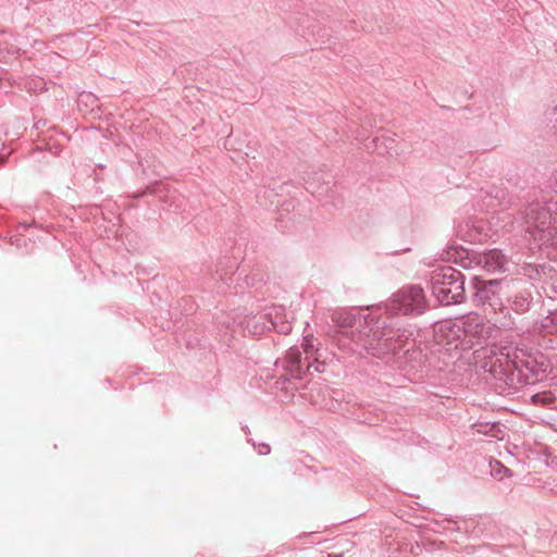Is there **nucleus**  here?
Listing matches in <instances>:
<instances>
[{
    "mask_svg": "<svg viewBox=\"0 0 557 557\" xmlns=\"http://www.w3.org/2000/svg\"><path fill=\"white\" fill-rule=\"evenodd\" d=\"M288 358L293 363H298L300 361V352L298 350H290Z\"/></svg>",
    "mask_w": 557,
    "mask_h": 557,
    "instance_id": "obj_12",
    "label": "nucleus"
},
{
    "mask_svg": "<svg viewBox=\"0 0 557 557\" xmlns=\"http://www.w3.org/2000/svg\"><path fill=\"white\" fill-rule=\"evenodd\" d=\"M333 321L342 327H350L354 324L355 318L349 313L336 312L333 314Z\"/></svg>",
    "mask_w": 557,
    "mask_h": 557,
    "instance_id": "obj_10",
    "label": "nucleus"
},
{
    "mask_svg": "<svg viewBox=\"0 0 557 557\" xmlns=\"http://www.w3.org/2000/svg\"><path fill=\"white\" fill-rule=\"evenodd\" d=\"M460 323L463 325L462 350L472 349L490 335L491 327L483 318L476 314H469L460 319Z\"/></svg>",
    "mask_w": 557,
    "mask_h": 557,
    "instance_id": "obj_2",
    "label": "nucleus"
},
{
    "mask_svg": "<svg viewBox=\"0 0 557 557\" xmlns=\"http://www.w3.org/2000/svg\"><path fill=\"white\" fill-rule=\"evenodd\" d=\"M354 339L361 344L373 356H384L392 351L389 339L383 338L380 332L375 331L372 334H354Z\"/></svg>",
    "mask_w": 557,
    "mask_h": 557,
    "instance_id": "obj_5",
    "label": "nucleus"
},
{
    "mask_svg": "<svg viewBox=\"0 0 557 557\" xmlns=\"http://www.w3.org/2000/svg\"><path fill=\"white\" fill-rule=\"evenodd\" d=\"M478 263L487 273H494L504 268L506 258L499 250L493 249L480 255Z\"/></svg>",
    "mask_w": 557,
    "mask_h": 557,
    "instance_id": "obj_7",
    "label": "nucleus"
},
{
    "mask_svg": "<svg viewBox=\"0 0 557 557\" xmlns=\"http://www.w3.org/2000/svg\"><path fill=\"white\" fill-rule=\"evenodd\" d=\"M462 331L463 325L460 320L450 321L444 320L434 325L433 336L434 341L447 349H461L462 350Z\"/></svg>",
    "mask_w": 557,
    "mask_h": 557,
    "instance_id": "obj_3",
    "label": "nucleus"
},
{
    "mask_svg": "<svg viewBox=\"0 0 557 557\" xmlns=\"http://www.w3.org/2000/svg\"><path fill=\"white\" fill-rule=\"evenodd\" d=\"M555 399H556V396L550 391L537 393L532 396V401L535 405H549V404L554 403Z\"/></svg>",
    "mask_w": 557,
    "mask_h": 557,
    "instance_id": "obj_9",
    "label": "nucleus"
},
{
    "mask_svg": "<svg viewBox=\"0 0 557 557\" xmlns=\"http://www.w3.org/2000/svg\"><path fill=\"white\" fill-rule=\"evenodd\" d=\"M302 348H304L305 352H307V354L308 352H312L313 349H314L313 338L309 337V336H306L304 338Z\"/></svg>",
    "mask_w": 557,
    "mask_h": 557,
    "instance_id": "obj_11",
    "label": "nucleus"
},
{
    "mask_svg": "<svg viewBox=\"0 0 557 557\" xmlns=\"http://www.w3.org/2000/svg\"><path fill=\"white\" fill-rule=\"evenodd\" d=\"M499 285V281L491 280L487 282H481L476 285L475 300L484 306L488 304L493 311H496L502 307L500 298L496 295V287Z\"/></svg>",
    "mask_w": 557,
    "mask_h": 557,
    "instance_id": "obj_6",
    "label": "nucleus"
},
{
    "mask_svg": "<svg viewBox=\"0 0 557 557\" xmlns=\"http://www.w3.org/2000/svg\"><path fill=\"white\" fill-rule=\"evenodd\" d=\"M431 284L433 295L442 305L460 304L465 298L462 274L451 267L435 270Z\"/></svg>",
    "mask_w": 557,
    "mask_h": 557,
    "instance_id": "obj_1",
    "label": "nucleus"
},
{
    "mask_svg": "<svg viewBox=\"0 0 557 557\" xmlns=\"http://www.w3.org/2000/svg\"><path fill=\"white\" fill-rule=\"evenodd\" d=\"M398 309L404 313H422L425 308L423 289L419 286L404 288L395 296Z\"/></svg>",
    "mask_w": 557,
    "mask_h": 557,
    "instance_id": "obj_4",
    "label": "nucleus"
},
{
    "mask_svg": "<svg viewBox=\"0 0 557 557\" xmlns=\"http://www.w3.org/2000/svg\"><path fill=\"white\" fill-rule=\"evenodd\" d=\"M549 322L552 324V332L557 334V312L552 315Z\"/></svg>",
    "mask_w": 557,
    "mask_h": 557,
    "instance_id": "obj_13",
    "label": "nucleus"
},
{
    "mask_svg": "<svg viewBox=\"0 0 557 557\" xmlns=\"http://www.w3.org/2000/svg\"><path fill=\"white\" fill-rule=\"evenodd\" d=\"M274 329L283 334H288L292 330V324L283 319L282 310H277L272 322Z\"/></svg>",
    "mask_w": 557,
    "mask_h": 557,
    "instance_id": "obj_8",
    "label": "nucleus"
}]
</instances>
